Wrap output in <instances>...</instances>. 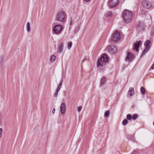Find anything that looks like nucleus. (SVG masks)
I'll return each mask as SVG.
<instances>
[{
    "label": "nucleus",
    "mask_w": 154,
    "mask_h": 154,
    "mask_svg": "<svg viewBox=\"0 0 154 154\" xmlns=\"http://www.w3.org/2000/svg\"><path fill=\"white\" fill-rule=\"evenodd\" d=\"M109 111H106L105 113L104 116L105 117H107L109 116Z\"/></svg>",
    "instance_id": "a878e982"
},
{
    "label": "nucleus",
    "mask_w": 154,
    "mask_h": 154,
    "mask_svg": "<svg viewBox=\"0 0 154 154\" xmlns=\"http://www.w3.org/2000/svg\"><path fill=\"white\" fill-rule=\"evenodd\" d=\"M133 15V13L131 11L125 10L122 12V17L125 22L129 23L132 19Z\"/></svg>",
    "instance_id": "f03ea898"
},
{
    "label": "nucleus",
    "mask_w": 154,
    "mask_h": 154,
    "mask_svg": "<svg viewBox=\"0 0 154 154\" xmlns=\"http://www.w3.org/2000/svg\"><path fill=\"white\" fill-rule=\"evenodd\" d=\"M102 66L103 65H102V63L100 62V61L99 60H98L97 63V66L98 67H99L100 66L102 67Z\"/></svg>",
    "instance_id": "cd10ccee"
},
{
    "label": "nucleus",
    "mask_w": 154,
    "mask_h": 154,
    "mask_svg": "<svg viewBox=\"0 0 154 154\" xmlns=\"http://www.w3.org/2000/svg\"><path fill=\"white\" fill-rule=\"evenodd\" d=\"M82 107L81 106H80L78 108L77 110L78 112H79L81 111L82 110Z\"/></svg>",
    "instance_id": "c85d7f7f"
},
{
    "label": "nucleus",
    "mask_w": 154,
    "mask_h": 154,
    "mask_svg": "<svg viewBox=\"0 0 154 154\" xmlns=\"http://www.w3.org/2000/svg\"><path fill=\"white\" fill-rule=\"evenodd\" d=\"M66 13L63 11H60L57 12L55 16L56 21L64 23L66 22L67 19Z\"/></svg>",
    "instance_id": "f257e3e1"
},
{
    "label": "nucleus",
    "mask_w": 154,
    "mask_h": 154,
    "mask_svg": "<svg viewBox=\"0 0 154 154\" xmlns=\"http://www.w3.org/2000/svg\"><path fill=\"white\" fill-rule=\"evenodd\" d=\"M61 113L63 115L65 114L66 111V105L65 103H62L60 106Z\"/></svg>",
    "instance_id": "f8f14e48"
},
{
    "label": "nucleus",
    "mask_w": 154,
    "mask_h": 154,
    "mask_svg": "<svg viewBox=\"0 0 154 154\" xmlns=\"http://www.w3.org/2000/svg\"><path fill=\"white\" fill-rule=\"evenodd\" d=\"M138 118V116L136 114H134L132 116V119L133 120H136Z\"/></svg>",
    "instance_id": "b1692460"
},
{
    "label": "nucleus",
    "mask_w": 154,
    "mask_h": 154,
    "mask_svg": "<svg viewBox=\"0 0 154 154\" xmlns=\"http://www.w3.org/2000/svg\"><path fill=\"white\" fill-rule=\"evenodd\" d=\"M63 29V27L60 24H57L54 26L53 29L55 34L59 35L61 34Z\"/></svg>",
    "instance_id": "7ed1b4c3"
},
{
    "label": "nucleus",
    "mask_w": 154,
    "mask_h": 154,
    "mask_svg": "<svg viewBox=\"0 0 154 154\" xmlns=\"http://www.w3.org/2000/svg\"><path fill=\"white\" fill-rule=\"evenodd\" d=\"M85 2H88L89 1H87V0H86V1H84Z\"/></svg>",
    "instance_id": "f704fd0d"
},
{
    "label": "nucleus",
    "mask_w": 154,
    "mask_h": 154,
    "mask_svg": "<svg viewBox=\"0 0 154 154\" xmlns=\"http://www.w3.org/2000/svg\"><path fill=\"white\" fill-rule=\"evenodd\" d=\"M59 92V91H56V92L54 95L55 97H57V96Z\"/></svg>",
    "instance_id": "c756f323"
},
{
    "label": "nucleus",
    "mask_w": 154,
    "mask_h": 154,
    "mask_svg": "<svg viewBox=\"0 0 154 154\" xmlns=\"http://www.w3.org/2000/svg\"><path fill=\"white\" fill-rule=\"evenodd\" d=\"M112 40L115 42H117L120 39V34L119 32L116 31L112 35Z\"/></svg>",
    "instance_id": "39448f33"
},
{
    "label": "nucleus",
    "mask_w": 154,
    "mask_h": 154,
    "mask_svg": "<svg viewBox=\"0 0 154 154\" xmlns=\"http://www.w3.org/2000/svg\"><path fill=\"white\" fill-rule=\"evenodd\" d=\"M113 15V13L112 11H108L106 12L105 13V16L106 17L112 16Z\"/></svg>",
    "instance_id": "2eb2a0df"
},
{
    "label": "nucleus",
    "mask_w": 154,
    "mask_h": 154,
    "mask_svg": "<svg viewBox=\"0 0 154 154\" xmlns=\"http://www.w3.org/2000/svg\"><path fill=\"white\" fill-rule=\"evenodd\" d=\"M52 112L53 114L55 112V109L54 108L53 109Z\"/></svg>",
    "instance_id": "473e14b6"
},
{
    "label": "nucleus",
    "mask_w": 154,
    "mask_h": 154,
    "mask_svg": "<svg viewBox=\"0 0 154 154\" xmlns=\"http://www.w3.org/2000/svg\"><path fill=\"white\" fill-rule=\"evenodd\" d=\"M72 24V20H71L69 22V25L70 26H71Z\"/></svg>",
    "instance_id": "72a5a7b5"
},
{
    "label": "nucleus",
    "mask_w": 154,
    "mask_h": 154,
    "mask_svg": "<svg viewBox=\"0 0 154 154\" xmlns=\"http://www.w3.org/2000/svg\"><path fill=\"white\" fill-rule=\"evenodd\" d=\"M142 4L144 7L148 9L151 8L152 6V3L149 1H143Z\"/></svg>",
    "instance_id": "423d86ee"
},
{
    "label": "nucleus",
    "mask_w": 154,
    "mask_h": 154,
    "mask_svg": "<svg viewBox=\"0 0 154 154\" xmlns=\"http://www.w3.org/2000/svg\"><path fill=\"white\" fill-rule=\"evenodd\" d=\"M141 94L144 95L145 94V88L143 87H141L140 90Z\"/></svg>",
    "instance_id": "f3484780"
},
{
    "label": "nucleus",
    "mask_w": 154,
    "mask_h": 154,
    "mask_svg": "<svg viewBox=\"0 0 154 154\" xmlns=\"http://www.w3.org/2000/svg\"><path fill=\"white\" fill-rule=\"evenodd\" d=\"M109 51L112 54H113L117 52L118 50L117 47L113 45H109L108 47Z\"/></svg>",
    "instance_id": "0eeeda50"
},
{
    "label": "nucleus",
    "mask_w": 154,
    "mask_h": 154,
    "mask_svg": "<svg viewBox=\"0 0 154 154\" xmlns=\"http://www.w3.org/2000/svg\"><path fill=\"white\" fill-rule=\"evenodd\" d=\"M63 43L60 42L57 45V50L59 53H61L63 51Z\"/></svg>",
    "instance_id": "ddd939ff"
},
{
    "label": "nucleus",
    "mask_w": 154,
    "mask_h": 154,
    "mask_svg": "<svg viewBox=\"0 0 154 154\" xmlns=\"http://www.w3.org/2000/svg\"><path fill=\"white\" fill-rule=\"evenodd\" d=\"M67 48L68 49L71 48L72 46V43L71 42H69L67 43Z\"/></svg>",
    "instance_id": "412c9836"
},
{
    "label": "nucleus",
    "mask_w": 154,
    "mask_h": 154,
    "mask_svg": "<svg viewBox=\"0 0 154 154\" xmlns=\"http://www.w3.org/2000/svg\"><path fill=\"white\" fill-rule=\"evenodd\" d=\"M128 121L126 119H125L122 122V124L124 126H125L128 124Z\"/></svg>",
    "instance_id": "4be33fe9"
},
{
    "label": "nucleus",
    "mask_w": 154,
    "mask_h": 154,
    "mask_svg": "<svg viewBox=\"0 0 154 154\" xmlns=\"http://www.w3.org/2000/svg\"><path fill=\"white\" fill-rule=\"evenodd\" d=\"M56 57L54 55H52L51 57V62H54L56 60Z\"/></svg>",
    "instance_id": "a211bd4d"
},
{
    "label": "nucleus",
    "mask_w": 154,
    "mask_h": 154,
    "mask_svg": "<svg viewBox=\"0 0 154 154\" xmlns=\"http://www.w3.org/2000/svg\"><path fill=\"white\" fill-rule=\"evenodd\" d=\"M146 13V11L144 10H141L139 14L140 15L144 14Z\"/></svg>",
    "instance_id": "393cba45"
},
{
    "label": "nucleus",
    "mask_w": 154,
    "mask_h": 154,
    "mask_svg": "<svg viewBox=\"0 0 154 154\" xmlns=\"http://www.w3.org/2000/svg\"><path fill=\"white\" fill-rule=\"evenodd\" d=\"M134 93V89L132 88H130L128 92V94L130 96H132Z\"/></svg>",
    "instance_id": "4468645a"
},
{
    "label": "nucleus",
    "mask_w": 154,
    "mask_h": 154,
    "mask_svg": "<svg viewBox=\"0 0 154 154\" xmlns=\"http://www.w3.org/2000/svg\"><path fill=\"white\" fill-rule=\"evenodd\" d=\"M151 35L152 36H154V27H152L151 29Z\"/></svg>",
    "instance_id": "bb28decb"
},
{
    "label": "nucleus",
    "mask_w": 154,
    "mask_h": 154,
    "mask_svg": "<svg viewBox=\"0 0 154 154\" xmlns=\"http://www.w3.org/2000/svg\"><path fill=\"white\" fill-rule=\"evenodd\" d=\"M151 69H154V63L152 65V66H151Z\"/></svg>",
    "instance_id": "2f4dec72"
},
{
    "label": "nucleus",
    "mask_w": 154,
    "mask_h": 154,
    "mask_svg": "<svg viewBox=\"0 0 154 154\" xmlns=\"http://www.w3.org/2000/svg\"><path fill=\"white\" fill-rule=\"evenodd\" d=\"M26 28L27 32H29L30 31V25L29 22L26 24Z\"/></svg>",
    "instance_id": "6ab92c4d"
},
{
    "label": "nucleus",
    "mask_w": 154,
    "mask_h": 154,
    "mask_svg": "<svg viewBox=\"0 0 154 154\" xmlns=\"http://www.w3.org/2000/svg\"><path fill=\"white\" fill-rule=\"evenodd\" d=\"M141 43V41H137L136 42L134 46L133 49L134 51H138V48Z\"/></svg>",
    "instance_id": "9b49d317"
},
{
    "label": "nucleus",
    "mask_w": 154,
    "mask_h": 154,
    "mask_svg": "<svg viewBox=\"0 0 154 154\" xmlns=\"http://www.w3.org/2000/svg\"><path fill=\"white\" fill-rule=\"evenodd\" d=\"M127 119L128 120H130L132 119V116L130 114H128L127 115Z\"/></svg>",
    "instance_id": "5701e85b"
},
{
    "label": "nucleus",
    "mask_w": 154,
    "mask_h": 154,
    "mask_svg": "<svg viewBox=\"0 0 154 154\" xmlns=\"http://www.w3.org/2000/svg\"><path fill=\"white\" fill-rule=\"evenodd\" d=\"M106 81V78L104 77H102V78L101 79L100 82L101 85L103 86V85L105 84Z\"/></svg>",
    "instance_id": "dca6fc26"
},
{
    "label": "nucleus",
    "mask_w": 154,
    "mask_h": 154,
    "mask_svg": "<svg viewBox=\"0 0 154 154\" xmlns=\"http://www.w3.org/2000/svg\"><path fill=\"white\" fill-rule=\"evenodd\" d=\"M150 42L149 40H147L144 43V45L145 47V49L143 51L142 56H144L149 50L150 48V46L149 45Z\"/></svg>",
    "instance_id": "20e7f679"
},
{
    "label": "nucleus",
    "mask_w": 154,
    "mask_h": 154,
    "mask_svg": "<svg viewBox=\"0 0 154 154\" xmlns=\"http://www.w3.org/2000/svg\"><path fill=\"white\" fill-rule=\"evenodd\" d=\"M63 81L62 80H61V82L59 85H58V87L57 88V89L56 90V91H59L60 90V88L61 87V86L62 85V83Z\"/></svg>",
    "instance_id": "aec40b11"
},
{
    "label": "nucleus",
    "mask_w": 154,
    "mask_h": 154,
    "mask_svg": "<svg viewBox=\"0 0 154 154\" xmlns=\"http://www.w3.org/2000/svg\"><path fill=\"white\" fill-rule=\"evenodd\" d=\"M119 3V1H109L108 4L111 8H113L116 6Z\"/></svg>",
    "instance_id": "1a4fd4ad"
},
{
    "label": "nucleus",
    "mask_w": 154,
    "mask_h": 154,
    "mask_svg": "<svg viewBox=\"0 0 154 154\" xmlns=\"http://www.w3.org/2000/svg\"><path fill=\"white\" fill-rule=\"evenodd\" d=\"M100 60L101 62L107 63L109 62L107 57L105 54H103L100 58Z\"/></svg>",
    "instance_id": "9d476101"
},
{
    "label": "nucleus",
    "mask_w": 154,
    "mask_h": 154,
    "mask_svg": "<svg viewBox=\"0 0 154 154\" xmlns=\"http://www.w3.org/2000/svg\"><path fill=\"white\" fill-rule=\"evenodd\" d=\"M153 125H154V122H153Z\"/></svg>",
    "instance_id": "c9c22d12"
},
{
    "label": "nucleus",
    "mask_w": 154,
    "mask_h": 154,
    "mask_svg": "<svg viewBox=\"0 0 154 154\" xmlns=\"http://www.w3.org/2000/svg\"><path fill=\"white\" fill-rule=\"evenodd\" d=\"M134 60V56L132 54L129 52L127 53V56L125 60L128 62H131Z\"/></svg>",
    "instance_id": "6e6552de"
},
{
    "label": "nucleus",
    "mask_w": 154,
    "mask_h": 154,
    "mask_svg": "<svg viewBox=\"0 0 154 154\" xmlns=\"http://www.w3.org/2000/svg\"><path fill=\"white\" fill-rule=\"evenodd\" d=\"M2 128H0V137L1 136V134L2 133Z\"/></svg>",
    "instance_id": "7c9ffc66"
}]
</instances>
